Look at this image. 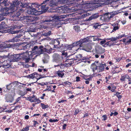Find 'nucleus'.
<instances>
[{
	"instance_id": "c03bdc74",
	"label": "nucleus",
	"mask_w": 131,
	"mask_h": 131,
	"mask_svg": "<svg viewBox=\"0 0 131 131\" xmlns=\"http://www.w3.org/2000/svg\"><path fill=\"white\" fill-rule=\"evenodd\" d=\"M41 106L43 109H45L49 107L48 105H45L43 103H41L40 104Z\"/></svg>"
},
{
	"instance_id": "603ef678",
	"label": "nucleus",
	"mask_w": 131,
	"mask_h": 131,
	"mask_svg": "<svg viewBox=\"0 0 131 131\" xmlns=\"http://www.w3.org/2000/svg\"><path fill=\"white\" fill-rule=\"evenodd\" d=\"M111 77H112V76L109 75L107 77H106L105 78V79L106 80V81H105V82L106 83H108V82H109V79H111Z\"/></svg>"
},
{
	"instance_id": "7ed1b4c3",
	"label": "nucleus",
	"mask_w": 131,
	"mask_h": 131,
	"mask_svg": "<svg viewBox=\"0 0 131 131\" xmlns=\"http://www.w3.org/2000/svg\"><path fill=\"white\" fill-rule=\"evenodd\" d=\"M118 13L116 11L104 14L100 17V19L106 22L109 21L111 18L113 17L115 15H117Z\"/></svg>"
},
{
	"instance_id": "a18cd8bd",
	"label": "nucleus",
	"mask_w": 131,
	"mask_h": 131,
	"mask_svg": "<svg viewBox=\"0 0 131 131\" xmlns=\"http://www.w3.org/2000/svg\"><path fill=\"white\" fill-rule=\"evenodd\" d=\"M15 11L13 12H14L15 14H15V16L17 17H18L19 16L20 14V12H19V10L17 11V10H16L15 9Z\"/></svg>"
},
{
	"instance_id": "7c9ffc66",
	"label": "nucleus",
	"mask_w": 131,
	"mask_h": 131,
	"mask_svg": "<svg viewBox=\"0 0 131 131\" xmlns=\"http://www.w3.org/2000/svg\"><path fill=\"white\" fill-rule=\"evenodd\" d=\"M95 3L101 4V5H105V2L106 0H96Z\"/></svg>"
},
{
	"instance_id": "774afa93",
	"label": "nucleus",
	"mask_w": 131,
	"mask_h": 131,
	"mask_svg": "<svg viewBox=\"0 0 131 131\" xmlns=\"http://www.w3.org/2000/svg\"><path fill=\"white\" fill-rule=\"evenodd\" d=\"M128 79V84H131V78H130V77L129 76V78H128L127 79Z\"/></svg>"
},
{
	"instance_id": "cd10ccee",
	"label": "nucleus",
	"mask_w": 131,
	"mask_h": 131,
	"mask_svg": "<svg viewBox=\"0 0 131 131\" xmlns=\"http://www.w3.org/2000/svg\"><path fill=\"white\" fill-rule=\"evenodd\" d=\"M49 56L48 55L44 56L43 59L42 61L44 63H47L49 61Z\"/></svg>"
},
{
	"instance_id": "f704fd0d",
	"label": "nucleus",
	"mask_w": 131,
	"mask_h": 131,
	"mask_svg": "<svg viewBox=\"0 0 131 131\" xmlns=\"http://www.w3.org/2000/svg\"><path fill=\"white\" fill-rule=\"evenodd\" d=\"M33 48V46L31 45H30V44H27L26 45L24 46L23 48V49L24 50H25L26 49L31 48L32 49V48Z\"/></svg>"
},
{
	"instance_id": "052dcab7",
	"label": "nucleus",
	"mask_w": 131,
	"mask_h": 131,
	"mask_svg": "<svg viewBox=\"0 0 131 131\" xmlns=\"http://www.w3.org/2000/svg\"><path fill=\"white\" fill-rule=\"evenodd\" d=\"M102 117L104 118L102 119V120L104 121L106 120L107 118V117L106 115H103Z\"/></svg>"
},
{
	"instance_id": "de8ad7c7",
	"label": "nucleus",
	"mask_w": 131,
	"mask_h": 131,
	"mask_svg": "<svg viewBox=\"0 0 131 131\" xmlns=\"http://www.w3.org/2000/svg\"><path fill=\"white\" fill-rule=\"evenodd\" d=\"M119 68H115L114 71H113V74H115L116 73H117L120 72V71L119 70Z\"/></svg>"
},
{
	"instance_id": "ddd939ff",
	"label": "nucleus",
	"mask_w": 131,
	"mask_h": 131,
	"mask_svg": "<svg viewBox=\"0 0 131 131\" xmlns=\"http://www.w3.org/2000/svg\"><path fill=\"white\" fill-rule=\"evenodd\" d=\"M88 40L86 38H84L83 39H80L79 41L75 42L73 44L74 47L79 46L81 47L83 43L88 42Z\"/></svg>"
},
{
	"instance_id": "4d7b16f0",
	"label": "nucleus",
	"mask_w": 131,
	"mask_h": 131,
	"mask_svg": "<svg viewBox=\"0 0 131 131\" xmlns=\"http://www.w3.org/2000/svg\"><path fill=\"white\" fill-rule=\"evenodd\" d=\"M81 111V110L79 111V109L77 108V109H75V112L74 113V115H77Z\"/></svg>"
},
{
	"instance_id": "0eeeda50",
	"label": "nucleus",
	"mask_w": 131,
	"mask_h": 131,
	"mask_svg": "<svg viewBox=\"0 0 131 131\" xmlns=\"http://www.w3.org/2000/svg\"><path fill=\"white\" fill-rule=\"evenodd\" d=\"M22 3H25L26 2L23 1H19L18 0H15L13 2V4L10 3L9 4L10 5V8L12 9H14V11L15 10V9L16 10L18 9V7L23 8Z\"/></svg>"
},
{
	"instance_id": "a211bd4d",
	"label": "nucleus",
	"mask_w": 131,
	"mask_h": 131,
	"mask_svg": "<svg viewBox=\"0 0 131 131\" xmlns=\"http://www.w3.org/2000/svg\"><path fill=\"white\" fill-rule=\"evenodd\" d=\"M10 4L9 1L8 0H0V6H8Z\"/></svg>"
},
{
	"instance_id": "37998d69",
	"label": "nucleus",
	"mask_w": 131,
	"mask_h": 131,
	"mask_svg": "<svg viewBox=\"0 0 131 131\" xmlns=\"http://www.w3.org/2000/svg\"><path fill=\"white\" fill-rule=\"evenodd\" d=\"M100 23H94L93 25V27L95 28V29L98 28L100 26H101V25L99 24Z\"/></svg>"
},
{
	"instance_id": "a878e982",
	"label": "nucleus",
	"mask_w": 131,
	"mask_h": 131,
	"mask_svg": "<svg viewBox=\"0 0 131 131\" xmlns=\"http://www.w3.org/2000/svg\"><path fill=\"white\" fill-rule=\"evenodd\" d=\"M99 16V15L98 14H95L92 15L91 17H90L87 20L88 21H90L92 19H95L97 18Z\"/></svg>"
},
{
	"instance_id": "2f4dec72",
	"label": "nucleus",
	"mask_w": 131,
	"mask_h": 131,
	"mask_svg": "<svg viewBox=\"0 0 131 131\" xmlns=\"http://www.w3.org/2000/svg\"><path fill=\"white\" fill-rule=\"evenodd\" d=\"M85 50L88 51L91 50L92 49V46L91 45L89 44H87L85 46Z\"/></svg>"
},
{
	"instance_id": "09e8293b",
	"label": "nucleus",
	"mask_w": 131,
	"mask_h": 131,
	"mask_svg": "<svg viewBox=\"0 0 131 131\" xmlns=\"http://www.w3.org/2000/svg\"><path fill=\"white\" fill-rule=\"evenodd\" d=\"M62 83L63 84H61L63 85V86H64L65 85H68L70 86L72 85L71 82H70L68 81L64 82Z\"/></svg>"
},
{
	"instance_id": "423d86ee",
	"label": "nucleus",
	"mask_w": 131,
	"mask_h": 131,
	"mask_svg": "<svg viewBox=\"0 0 131 131\" xmlns=\"http://www.w3.org/2000/svg\"><path fill=\"white\" fill-rule=\"evenodd\" d=\"M20 26H18L17 25H15L14 27L11 28L9 31V32L12 34L18 33L17 36L15 37H16L17 39L20 38L23 36V32L21 31L19 29L21 28Z\"/></svg>"
},
{
	"instance_id": "338daca9",
	"label": "nucleus",
	"mask_w": 131,
	"mask_h": 131,
	"mask_svg": "<svg viewBox=\"0 0 131 131\" xmlns=\"http://www.w3.org/2000/svg\"><path fill=\"white\" fill-rule=\"evenodd\" d=\"M80 78L78 76L77 77H76V82H79L80 81Z\"/></svg>"
},
{
	"instance_id": "9b49d317",
	"label": "nucleus",
	"mask_w": 131,
	"mask_h": 131,
	"mask_svg": "<svg viewBox=\"0 0 131 131\" xmlns=\"http://www.w3.org/2000/svg\"><path fill=\"white\" fill-rule=\"evenodd\" d=\"M53 60L54 62L58 64H60L62 62H64L63 57L57 54H55L53 56Z\"/></svg>"
},
{
	"instance_id": "864d4df0",
	"label": "nucleus",
	"mask_w": 131,
	"mask_h": 131,
	"mask_svg": "<svg viewBox=\"0 0 131 131\" xmlns=\"http://www.w3.org/2000/svg\"><path fill=\"white\" fill-rule=\"evenodd\" d=\"M54 43L55 44V45H54L55 48H56V46H58V45H59L60 43V42L58 40H56L54 42Z\"/></svg>"
},
{
	"instance_id": "f8f14e48",
	"label": "nucleus",
	"mask_w": 131,
	"mask_h": 131,
	"mask_svg": "<svg viewBox=\"0 0 131 131\" xmlns=\"http://www.w3.org/2000/svg\"><path fill=\"white\" fill-rule=\"evenodd\" d=\"M9 60H4L3 59L4 61H17L20 59V55L18 54H13L10 55L8 58Z\"/></svg>"
},
{
	"instance_id": "69168bd1",
	"label": "nucleus",
	"mask_w": 131,
	"mask_h": 131,
	"mask_svg": "<svg viewBox=\"0 0 131 131\" xmlns=\"http://www.w3.org/2000/svg\"><path fill=\"white\" fill-rule=\"evenodd\" d=\"M35 102H37L36 103V104L39 103H40L41 101L39 99H37V98H36V100H35Z\"/></svg>"
},
{
	"instance_id": "6e6552de",
	"label": "nucleus",
	"mask_w": 131,
	"mask_h": 131,
	"mask_svg": "<svg viewBox=\"0 0 131 131\" xmlns=\"http://www.w3.org/2000/svg\"><path fill=\"white\" fill-rule=\"evenodd\" d=\"M32 51L33 52L39 54L43 53L44 52L47 50L46 48H43L42 46H40L39 47L37 46H35L33 48H32Z\"/></svg>"
},
{
	"instance_id": "0e129e2a",
	"label": "nucleus",
	"mask_w": 131,
	"mask_h": 131,
	"mask_svg": "<svg viewBox=\"0 0 131 131\" xmlns=\"http://www.w3.org/2000/svg\"><path fill=\"white\" fill-rule=\"evenodd\" d=\"M47 83L42 82L41 83H39L38 84L42 86H44L45 85H47Z\"/></svg>"
},
{
	"instance_id": "4c0bfd02",
	"label": "nucleus",
	"mask_w": 131,
	"mask_h": 131,
	"mask_svg": "<svg viewBox=\"0 0 131 131\" xmlns=\"http://www.w3.org/2000/svg\"><path fill=\"white\" fill-rule=\"evenodd\" d=\"M73 28L75 32H79L81 31L80 29V27L78 26H74Z\"/></svg>"
},
{
	"instance_id": "aec40b11",
	"label": "nucleus",
	"mask_w": 131,
	"mask_h": 131,
	"mask_svg": "<svg viewBox=\"0 0 131 131\" xmlns=\"http://www.w3.org/2000/svg\"><path fill=\"white\" fill-rule=\"evenodd\" d=\"M19 83H20L17 81H14L13 82L10 83L8 85H7L6 88L8 90H10L12 89L13 85H17L19 84Z\"/></svg>"
},
{
	"instance_id": "f03ea898",
	"label": "nucleus",
	"mask_w": 131,
	"mask_h": 131,
	"mask_svg": "<svg viewBox=\"0 0 131 131\" xmlns=\"http://www.w3.org/2000/svg\"><path fill=\"white\" fill-rule=\"evenodd\" d=\"M30 3L28 2H26L25 3H23L22 4L23 7H26L27 8V14L35 15H39L42 14L41 12L38 11L35 8L31 7L32 5H30Z\"/></svg>"
},
{
	"instance_id": "bf43d9fd",
	"label": "nucleus",
	"mask_w": 131,
	"mask_h": 131,
	"mask_svg": "<svg viewBox=\"0 0 131 131\" xmlns=\"http://www.w3.org/2000/svg\"><path fill=\"white\" fill-rule=\"evenodd\" d=\"M59 121V119H49V122L52 123V122H57Z\"/></svg>"
},
{
	"instance_id": "4468645a",
	"label": "nucleus",
	"mask_w": 131,
	"mask_h": 131,
	"mask_svg": "<svg viewBox=\"0 0 131 131\" xmlns=\"http://www.w3.org/2000/svg\"><path fill=\"white\" fill-rule=\"evenodd\" d=\"M25 18L27 22H30L34 21L35 23H36V21L40 18L39 17L37 16L34 17L30 16H26Z\"/></svg>"
},
{
	"instance_id": "8fccbe9b",
	"label": "nucleus",
	"mask_w": 131,
	"mask_h": 131,
	"mask_svg": "<svg viewBox=\"0 0 131 131\" xmlns=\"http://www.w3.org/2000/svg\"><path fill=\"white\" fill-rule=\"evenodd\" d=\"M120 93L117 92L115 94H114V95L116 96L118 99H121L122 97V96L119 95Z\"/></svg>"
},
{
	"instance_id": "e2e57ef3",
	"label": "nucleus",
	"mask_w": 131,
	"mask_h": 131,
	"mask_svg": "<svg viewBox=\"0 0 131 131\" xmlns=\"http://www.w3.org/2000/svg\"><path fill=\"white\" fill-rule=\"evenodd\" d=\"M67 100H60L59 101H58V103H63L65 102H67Z\"/></svg>"
},
{
	"instance_id": "f257e3e1",
	"label": "nucleus",
	"mask_w": 131,
	"mask_h": 131,
	"mask_svg": "<svg viewBox=\"0 0 131 131\" xmlns=\"http://www.w3.org/2000/svg\"><path fill=\"white\" fill-rule=\"evenodd\" d=\"M66 17L64 15H61L60 16H47L45 19H43L42 21L43 23L46 22H49L50 21L54 22L53 23V25L56 26L58 25L59 23L57 21H63L65 20V18Z\"/></svg>"
},
{
	"instance_id": "6e6d98bb",
	"label": "nucleus",
	"mask_w": 131,
	"mask_h": 131,
	"mask_svg": "<svg viewBox=\"0 0 131 131\" xmlns=\"http://www.w3.org/2000/svg\"><path fill=\"white\" fill-rule=\"evenodd\" d=\"M42 71H43L42 72V74H43L45 73L46 74L47 77H48V76L47 74V72H48V69H46V68L44 69H43Z\"/></svg>"
},
{
	"instance_id": "bb28decb",
	"label": "nucleus",
	"mask_w": 131,
	"mask_h": 131,
	"mask_svg": "<svg viewBox=\"0 0 131 131\" xmlns=\"http://www.w3.org/2000/svg\"><path fill=\"white\" fill-rule=\"evenodd\" d=\"M56 48H59V49L60 51H63L64 50H66L65 48H66V46L65 45H63V44L60 46H56Z\"/></svg>"
},
{
	"instance_id": "f3484780",
	"label": "nucleus",
	"mask_w": 131,
	"mask_h": 131,
	"mask_svg": "<svg viewBox=\"0 0 131 131\" xmlns=\"http://www.w3.org/2000/svg\"><path fill=\"white\" fill-rule=\"evenodd\" d=\"M112 37L111 38H108L106 39V40H110V41L107 42L105 44H104V47H106L107 46H108L110 47L111 46H112L113 45H114L113 42H115L114 41L112 40Z\"/></svg>"
},
{
	"instance_id": "58836bf2",
	"label": "nucleus",
	"mask_w": 131,
	"mask_h": 131,
	"mask_svg": "<svg viewBox=\"0 0 131 131\" xmlns=\"http://www.w3.org/2000/svg\"><path fill=\"white\" fill-rule=\"evenodd\" d=\"M66 50H64L62 51V54L61 55V56L63 57V59H66L67 58L66 57H67L68 55L67 53V52H65Z\"/></svg>"
},
{
	"instance_id": "6ab92c4d",
	"label": "nucleus",
	"mask_w": 131,
	"mask_h": 131,
	"mask_svg": "<svg viewBox=\"0 0 131 131\" xmlns=\"http://www.w3.org/2000/svg\"><path fill=\"white\" fill-rule=\"evenodd\" d=\"M111 25L112 26L113 28L111 33L114 32L116 31L117 30H118L120 27V26L119 25V24L117 23H114L113 24H111Z\"/></svg>"
},
{
	"instance_id": "a19ab883",
	"label": "nucleus",
	"mask_w": 131,
	"mask_h": 131,
	"mask_svg": "<svg viewBox=\"0 0 131 131\" xmlns=\"http://www.w3.org/2000/svg\"><path fill=\"white\" fill-rule=\"evenodd\" d=\"M57 74L59 77L62 78L63 76L64 75V73L61 71H59L57 72Z\"/></svg>"
},
{
	"instance_id": "ea45409f",
	"label": "nucleus",
	"mask_w": 131,
	"mask_h": 131,
	"mask_svg": "<svg viewBox=\"0 0 131 131\" xmlns=\"http://www.w3.org/2000/svg\"><path fill=\"white\" fill-rule=\"evenodd\" d=\"M51 31H50L47 32H45L42 33V35L45 37H47L50 36L51 35Z\"/></svg>"
},
{
	"instance_id": "79ce46f5",
	"label": "nucleus",
	"mask_w": 131,
	"mask_h": 131,
	"mask_svg": "<svg viewBox=\"0 0 131 131\" xmlns=\"http://www.w3.org/2000/svg\"><path fill=\"white\" fill-rule=\"evenodd\" d=\"M88 11H86L85 12H84V13L83 15H82V17L83 18L86 17L87 16H88L89 15L91 14H89V13H88Z\"/></svg>"
},
{
	"instance_id": "13d9d810",
	"label": "nucleus",
	"mask_w": 131,
	"mask_h": 131,
	"mask_svg": "<svg viewBox=\"0 0 131 131\" xmlns=\"http://www.w3.org/2000/svg\"><path fill=\"white\" fill-rule=\"evenodd\" d=\"M27 93V92L25 91L23 92L22 91H21L20 92V95L22 96H24Z\"/></svg>"
},
{
	"instance_id": "473e14b6",
	"label": "nucleus",
	"mask_w": 131,
	"mask_h": 131,
	"mask_svg": "<svg viewBox=\"0 0 131 131\" xmlns=\"http://www.w3.org/2000/svg\"><path fill=\"white\" fill-rule=\"evenodd\" d=\"M6 25L4 22H2L0 24V30L7 28Z\"/></svg>"
},
{
	"instance_id": "412c9836",
	"label": "nucleus",
	"mask_w": 131,
	"mask_h": 131,
	"mask_svg": "<svg viewBox=\"0 0 131 131\" xmlns=\"http://www.w3.org/2000/svg\"><path fill=\"white\" fill-rule=\"evenodd\" d=\"M105 64H104L102 63H100L98 66V70H97L98 72H102L105 69L104 66H105Z\"/></svg>"
},
{
	"instance_id": "dca6fc26",
	"label": "nucleus",
	"mask_w": 131,
	"mask_h": 131,
	"mask_svg": "<svg viewBox=\"0 0 131 131\" xmlns=\"http://www.w3.org/2000/svg\"><path fill=\"white\" fill-rule=\"evenodd\" d=\"M30 55H29L28 52L24 53L22 57L23 59L25 60V62L27 63L29 62L30 59Z\"/></svg>"
},
{
	"instance_id": "b1692460",
	"label": "nucleus",
	"mask_w": 131,
	"mask_h": 131,
	"mask_svg": "<svg viewBox=\"0 0 131 131\" xmlns=\"http://www.w3.org/2000/svg\"><path fill=\"white\" fill-rule=\"evenodd\" d=\"M19 45L18 43L11 44L10 43L6 44L5 45V47L6 48H14L16 46H18Z\"/></svg>"
},
{
	"instance_id": "49530a36",
	"label": "nucleus",
	"mask_w": 131,
	"mask_h": 131,
	"mask_svg": "<svg viewBox=\"0 0 131 131\" xmlns=\"http://www.w3.org/2000/svg\"><path fill=\"white\" fill-rule=\"evenodd\" d=\"M31 97V99H30V102H35L36 98V97L34 95L32 96Z\"/></svg>"
},
{
	"instance_id": "1a4fd4ad",
	"label": "nucleus",
	"mask_w": 131,
	"mask_h": 131,
	"mask_svg": "<svg viewBox=\"0 0 131 131\" xmlns=\"http://www.w3.org/2000/svg\"><path fill=\"white\" fill-rule=\"evenodd\" d=\"M45 5L49 4V6L51 7H54L57 6L60 4H62L61 0H45L43 2Z\"/></svg>"
},
{
	"instance_id": "3c124183",
	"label": "nucleus",
	"mask_w": 131,
	"mask_h": 131,
	"mask_svg": "<svg viewBox=\"0 0 131 131\" xmlns=\"http://www.w3.org/2000/svg\"><path fill=\"white\" fill-rule=\"evenodd\" d=\"M98 73L99 72H98V71H97V72H95L93 73L92 75H93V76L94 77L101 76V74Z\"/></svg>"
},
{
	"instance_id": "20e7f679",
	"label": "nucleus",
	"mask_w": 131,
	"mask_h": 131,
	"mask_svg": "<svg viewBox=\"0 0 131 131\" xmlns=\"http://www.w3.org/2000/svg\"><path fill=\"white\" fill-rule=\"evenodd\" d=\"M30 3V5H33L32 7L34 6L36 8H38V11L41 12L42 14L47 11L48 8H46L47 7H46V5L43 2L41 4L37 2Z\"/></svg>"
},
{
	"instance_id": "680f3d73",
	"label": "nucleus",
	"mask_w": 131,
	"mask_h": 131,
	"mask_svg": "<svg viewBox=\"0 0 131 131\" xmlns=\"http://www.w3.org/2000/svg\"><path fill=\"white\" fill-rule=\"evenodd\" d=\"M131 42V39H129V40L127 41L125 43V45H128L129 44H130V43Z\"/></svg>"
},
{
	"instance_id": "5fc2aeb1",
	"label": "nucleus",
	"mask_w": 131,
	"mask_h": 131,
	"mask_svg": "<svg viewBox=\"0 0 131 131\" xmlns=\"http://www.w3.org/2000/svg\"><path fill=\"white\" fill-rule=\"evenodd\" d=\"M29 129V126H27L25 128H23L21 130V131H27Z\"/></svg>"
},
{
	"instance_id": "c9c22d12",
	"label": "nucleus",
	"mask_w": 131,
	"mask_h": 131,
	"mask_svg": "<svg viewBox=\"0 0 131 131\" xmlns=\"http://www.w3.org/2000/svg\"><path fill=\"white\" fill-rule=\"evenodd\" d=\"M66 66V65H65L64 63H62V62L61 63H60V64H58L57 65H55L54 66L55 67H60V68L61 69H63Z\"/></svg>"
},
{
	"instance_id": "393cba45",
	"label": "nucleus",
	"mask_w": 131,
	"mask_h": 131,
	"mask_svg": "<svg viewBox=\"0 0 131 131\" xmlns=\"http://www.w3.org/2000/svg\"><path fill=\"white\" fill-rule=\"evenodd\" d=\"M91 68L94 73L95 72L96 70L98 69V66H96L95 63H94L91 65Z\"/></svg>"
},
{
	"instance_id": "39448f33",
	"label": "nucleus",
	"mask_w": 131,
	"mask_h": 131,
	"mask_svg": "<svg viewBox=\"0 0 131 131\" xmlns=\"http://www.w3.org/2000/svg\"><path fill=\"white\" fill-rule=\"evenodd\" d=\"M47 77L46 74L44 73L41 75V74H39L36 72H34L32 74L25 76L26 77L29 79H36V82H34V83H36L38 80L40 79L46 77Z\"/></svg>"
},
{
	"instance_id": "72a5a7b5",
	"label": "nucleus",
	"mask_w": 131,
	"mask_h": 131,
	"mask_svg": "<svg viewBox=\"0 0 131 131\" xmlns=\"http://www.w3.org/2000/svg\"><path fill=\"white\" fill-rule=\"evenodd\" d=\"M19 40L18 39H17L16 37H14L12 39L9 40H8L7 41V42H17L19 41Z\"/></svg>"
},
{
	"instance_id": "c85d7f7f",
	"label": "nucleus",
	"mask_w": 131,
	"mask_h": 131,
	"mask_svg": "<svg viewBox=\"0 0 131 131\" xmlns=\"http://www.w3.org/2000/svg\"><path fill=\"white\" fill-rule=\"evenodd\" d=\"M128 78H129V75L127 74L122 75L121 78L120 79V80L121 81V82H122L125 81L126 78L127 79Z\"/></svg>"
},
{
	"instance_id": "9d476101",
	"label": "nucleus",
	"mask_w": 131,
	"mask_h": 131,
	"mask_svg": "<svg viewBox=\"0 0 131 131\" xmlns=\"http://www.w3.org/2000/svg\"><path fill=\"white\" fill-rule=\"evenodd\" d=\"M14 10V9H12L10 6L9 8H2L1 9L0 12L3 16H6L9 13H13Z\"/></svg>"
},
{
	"instance_id": "2eb2a0df",
	"label": "nucleus",
	"mask_w": 131,
	"mask_h": 131,
	"mask_svg": "<svg viewBox=\"0 0 131 131\" xmlns=\"http://www.w3.org/2000/svg\"><path fill=\"white\" fill-rule=\"evenodd\" d=\"M105 52V49L104 48H103L100 46L97 47L95 49V53L99 55L104 53Z\"/></svg>"
},
{
	"instance_id": "e433bc0d",
	"label": "nucleus",
	"mask_w": 131,
	"mask_h": 131,
	"mask_svg": "<svg viewBox=\"0 0 131 131\" xmlns=\"http://www.w3.org/2000/svg\"><path fill=\"white\" fill-rule=\"evenodd\" d=\"M66 46V48H65V49L66 50L67 49L71 50L72 48L74 47L72 43V44L68 45L67 44L65 45Z\"/></svg>"
},
{
	"instance_id": "4be33fe9",
	"label": "nucleus",
	"mask_w": 131,
	"mask_h": 131,
	"mask_svg": "<svg viewBox=\"0 0 131 131\" xmlns=\"http://www.w3.org/2000/svg\"><path fill=\"white\" fill-rule=\"evenodd\" d=\"M75 59L74 58H71V59H67L65 61V62H67V64H69L71 66L72 64L74 63V60Z\"/></svg>"
},
{
	"instance_id": "5701e85b",
	"label": "nucleus",
	"mask_w": 131,
	"mask_h": 131,
	"mask_svg": "<svg viewBox=\"0 0 131 131\" xmlns=\"http://www.w3.org/2000/svg\"><path fill=\"white\" fill-rule=\"evenodd\" d=\"M126 36L125 34H123L121 35H119L118 37H112V40L114 41L115 43H116V41L119 39H121L122 37H126Z\"/></svg>"
},
{
	"instance_id": "c756f323",
	"label": "nucleus",
	"mask_w": 131,
	"mask_h": 131,
	"mask_svg": "<svg viewBox=\"0 0 131 131\" xmlns=\"http://www.w3.org/2000/svg\"><path fill=\"white\" fill-rule=\"evenodd\" d=\"M78 56L80 58V60L81 61L84 60V62H85L87 60L89 59L88 58L86 57H83L82 55L81 54H79L78 55Z\"/></svg>"
}]
</instances>
